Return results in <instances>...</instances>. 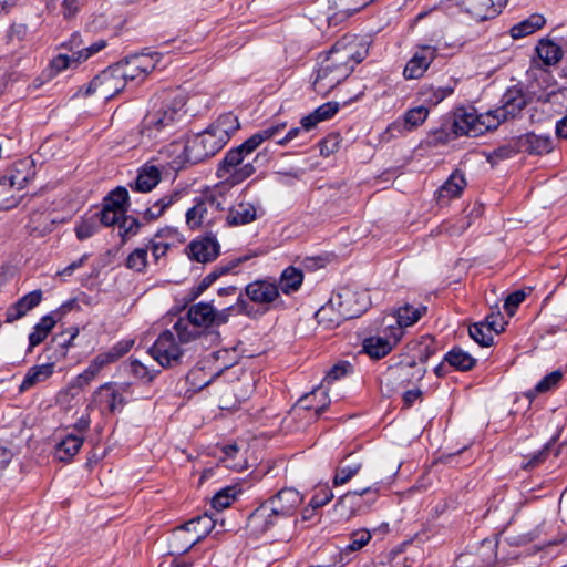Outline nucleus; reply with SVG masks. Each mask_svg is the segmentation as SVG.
Masks as SVG:
<instances>
[{"label":"nucleus","instance_id":"nucleus-42","mask_svg":"<svg viewBox=\"0 0 567 567\" xmlns=\"http://www.w3.org/2000/svg\"><path fill=\"white\" fill-rule=\"evenodd\" d=\"M179 198V193H171L158 200H156L151 207L144 212V218L147 220H154L161 217L164 212L172 206Z\"/></svg>","mask_w":567,"mask_h":567},{"label":"nucleus","instance_id":"nucleus-30","mask_svg":"<svg viewBox=\"0 0 567 567\" xmlns=\"http://www.w3.org/2000/svg\"><path fill=\"white\" fill-rule=\"evenodd\" d=\"M161 181V172L154 165H144L137 174L134 189L143 193L151 192Z\"/></svg>","mask_w":567,"mask_h":567},{"label":"nucleus","instance_id":"nucleus-61","mask_svg":"<svg viewBox=\"0 0 567 567\" xmlns=\"http://www.w3.org/2000/svg\"><path fill=\"white\" fill-rule=\"evenodd\" d=\"M99 373L100 371L92 363H90L89 367L78 375L75 380L76 385L80 388L87 385L96 378Z\"/></svg>","mask_w":567,"mask_h":567},{"label":"nucleus","instance_id":"nucleus-33","mask_svg":"<svg viewBox=\"0 0 567 567\" xmlns=\"http://www.w3.org/2000/svg\"><path fill=\"white\" fill-rule=\"evenodd\" d=\"M536 52L545 65H555L563 58L561 48L549 39H542L536 47Z\"/></svg>","mask_w":567,"mask_h":567},{"label":"nucleus","instance_id":"nucleus-62","mask_svg":"<svg viewBox=\"0 0 567 567\" xmlns=\"http://www.w3.org/2000/svg\"><path fill=\"white\" fill-rule=\"evenodd\" d=\"M224 309H229V317L233 316V315H239V313H245V315H249L250 313V306L243 298L241 295L237 296L236 302L234 305L225 307Z\"/></svg>","mask_w":567,"mask_h":567},{"label":"nucleus","instance_id":"nucleus-41","mask_svg":"<svg viewBox=\"0 0 567 567\" xmlns=\"http://www.w3.org/2000/svg\"><path fill=\"white\" fill-rule=\"evenodd\" d=\"M561 379H563V372L559 370H555V371L550 372L549 374H547L546 377H544L535 385V388L533 390H529L526 393V396L529 400H534L536 395H538L540 393H546V392L555 389L558 385V383L561 381Z\"/></svg>","mask_w":567,"mask_h":567},{"label":"nucleus","instance_id":"nucleus-31","mask_svg":"<svg viewBox=\"0 0 567 567\" xmlns=\"http://www.w3.org/2000/svg\"><path fill=\"white\" fill-rule=\"evenodd\" d=\"M466 186V181L463 174L454 172L449 179L439 188L437 195L440 200H450L458 197Z\"/></svg>","mask_w":567,"mask_h":567},{"label":"nucleus","instance_id":"nucleus-59","mask_svg":"<svg viewBox=\"0 0 567 567\" xmlns=\"http://www.w3.org/2000/svg\"><path fill=\"white\" fill-rule=\"evenodd\" d=\"M332 498V492L328 487H323L312 496L309 506L316 509L327 505Z\"/></svg>","mask_w":567,"mask_h":567},{"label":"nucleus","instance_id":"nucleus-17","mask_svg":"<svg viewBox=\"0 0 567 567\" xmlns=\"http://www.w3.org/2000/svg\"><path fill=\"white\" fill-rule=\"evenodd\" d=\"M251 302L269 307L280 298L279 286L269 280H255L245 288Z\"/></svg>","mask_w":567,"mask_h":567},{"label":"nucleus","instance_id":"nucleus-16","mask_svg":"<svg viewBox=\"0 0 567 567\" xmlns=\"http://www.w3.org/2000/svg\"><path fill=\"white\" fill-rule=\"evenodd\" d=\"M495 543L488 539L482 542L477 553L460 555L454 567H491L496 560Z\"/></svg>","mask_w":567,"mask_h":567},{"label":"nucleus","instance_id":"nucleus-23","mask_svg":"<svg viewBox=\"0 0 567 567\" xmlns=\"http://www.w3.org/2000/svg\"><path fill=\"white\" fill-rule=\"evenodd\" d=\"M257 219V208L252 203L238 202L229 207L226 223L228 226H243Z\"/></svg>","mask_w":567,"mask_h":567},{"label":"nucleus","instance_id":"nucleus-34","mask_svg":"<svg viewBox=\"0 0 567 567\" xmlns=\"http://www.w3.org/2000/svg\"><path fill=\"white\" fill-rule=\"evenodd\" d=\"M175 233L176 231L173 228H165L158 230L155 234L154 238L150 240L146 248L147 251H152V256L155 261H158L162 257L166 255L167 250L171 247V243H167L164 239L174 236Z\"/></svg>","mask_w":567,"mask_h":567},{"label":"nucleus","instance_id":"nucleus-53","mask_svg":"<svg viewBox=\"0 0 567 567\" xmlns=\"http://www.w3.org/2000/svg\"><path fill=\"white\" fill-rule=\"evenodd\" d=\"M106 47V42L104 40H99L94 42L93 44L83 48V50L75 51L73 53V59L76 61V63H81L85 60H87L93 54L100 52L102 49Z\"/></svg>","mask_w":567,"mask_h":567},{"label":"nucleus","instance_id":"nucleus-24","mask_svg":"<svg viewBox=\"0 0 567 567\" xmlns=\"http://www.w3.org/2000/svg\"><path fill=\"white\" fill-rule=\"evenodd\" d=\"M35 172L31 162L28 159L16 163L9 176L2 178L10 183L13 192L23 189L30 181L34 178Z\"/></svg>","mask_w":567,"mask_h":567},{"label":"nucleus","instance_id":"nucleus-5","mask_svg":"<svg viewBox=\"0 0 567 567\" xmlns=\"http://www.w3.org/2000/svg\"><path fill=\"white\" fill-rule=\"evenodd\" d=\"M239 126V121L233 113L220 115L205 131L187 138L184 147L185 159L196 164L214 156L228 143Z\"/></svg>","mask_w":567,"mask_h":567},{"label":"nucleus","instance_id":"nucleus-14","mask_svg":"<svg viewBox=\"0 0 567 567\" xmlns=\"http://www.w3.org/2000/svg\"><path fill=\"white\" fill-rule=\"evenodd\" d=\"M187 316L195 327L220 326L229 320V309L216 310L210 302H198L188 309Z\"/></svg>","mask_w":567,"mask_h":567},{"label":"nucleus","instance_id":"nucleus-50","mask_svg":"<svg viewBox=\"0 0 567 567\" xmlns=\"http://www.w3.org/2000/svg\"><path fill=\"white\" fill-rule=\"evenodd\" d=\"M207 214V206L205 202H198L195 206L186 212V223L189 227L194 228L204 221Z\"/></svg>","mask_w":567,"mask_h":567},{"label":"nucleus","instance_id":"nucleus-38","mask_svg":"<svg viewBox=\"0 0 567 567\" xmlns=\"http://www.w3.org/2000/svg\"><path fill=\"white\" fill-rule=\"evenodd\" d=\"M303 281V272L295 267L286 268L280 276V289L289 295L297 291Z\"/></svg>","mask_w":567,"mask_h":567},{"label":"nucleus","instance_id":"nucleus-27","mask_svg":"<svg viewBox=\"0 0 567 567\" xmlns=\"http://www.w3.org/2000/svg\"><path fill=\"white\" fill-rule=\"evenodd\" d=\"M84 439L79 434L66 435L55 447L54 457L60 462L68 463L80 451Z\"/></svg>","mask_w":567,"mask_h":567},{"label":"nucleus","instance_id":"nucleus-18","mask_svg":"<svg viewBox=\"0 0 567 567\" xmlns=\"http://www.w3.org/2000/svg\"><path fill=\"white\" fill-rule=\"evenodd\" d=\"M515 147L518 152L544 155L551 152L553 141L549 136L526 133L516 138Z\"/></svg>","mask_w":567,"mask_h":567},{"label":"nucleus","instance_id":"nucleus-63","mask_svg":"<svg viewBox=\"0 0 567 567\" xmlns=\"http://www.w3.org/2000/svg\"><path fill=\"white\" fill-rule=\"evenodd\" d=\"M120 228L123 230V235H135L138 230L140 224L138 221L133 217H127L125 214L123 215V218L118 223Z\"/></svg>","mask_w":567,"mask_h":567},{"label":"nucleus","instance_id":"nucleus-13","mask_svg":"<svg viewBox=\"0 0 567 567\" xmlns=\"http://www.w3.org/2000/svg\"><path fill=\"white\" fill-rule=\"evenodd\" d=\"M527 100L522 89L513 86L508 89L502 97V105L495 110L488 111V114L496 121L495 128L502 122L516 117L526 106Z\"/></svg>","mask_w":567,"mask_h":567},{"label":"nucleus","instance_id":"nucleus-12","mask_svg":"<svg viewBox=\"0 0 567 567\" xmlns=\"http://www.w3.org/2000/svg\"><path fill=\"white\" fill-rule=\"evenodd\" d=\"M130 389V383L107 382L94 392V398L99 403L103 404L110 413H114L121 411L127 403Z\"/></svg>","mask_w":567,"mask_h":567},{"label":"nucleus","instance_id":"nucleus-1","mask_svg":"<svg viewBox=\"0 0 567 567\" xmlns=\"http://www.w3.org/2000/svg\"><path fill=\"white\" fill-rule=\"evenodd\" d=\"M368 55L367 44L355 35H344L333 47L319 56L313 89L320 94H328L344 81L355 65Z\"/></svg>","mask_w":567,"mask_h":567},{"label":"nucleus","instance_id":"nucleus-51","mask_svg":"<svg viewBox=\"0 0 567 567\" xmlns=\"http://www.w3.org/2000/svg\"><path fill=\"white\" fill-rule=\"evenodd\" d=\"M125 212L126 209H116L104 206L103 209L97 214V216L102 225L113 226L121 221Z\"/></svg>","mask_w":567,"mask_h":567},{"label":"nucleus","instance_id":"nucleus-25","mask_svg":"<svg viewBox=\"0 0 567 567\" xmlns=\"http://www.w3.org/2000/svg\"><path fill=\"white\" fill-rule=\"evenodd\" d=\"M400 337V334L394 333L392 340L380 336L367 338L363 341V350L370 358L381 359L391 352Z\"/></svg>","mask_w":567,"mask_h":567},{"label":"nucleus","instance_id":"nucleus-57","mask_svg":"<svg viewBox=\"0 0 567 567\" xmlns=\"http://www.w3.org/2000/svg\"><path fill=\"white\" fill-rule=\"evenodd\" d=\"M352 367L348 362H339L334 364L326 374L323 382L330 383L339 380L347 375L351 371Z\"/></svg>","mask_w":567,"mask_h":567},{"label":"nucleus","instance_id":"nucleus-45","mask_svg":"<svg viewBox=\"0 0 567 567\" xmlns=\"http://www.w3.org/2000/svg\"><path fill=\"white\" fill-rule=\"evenodd\" d=\"M20 196L12 190L10 183L0 178V210H7L19 204Z\"/></svg>","mask_w":567,"mask_h":567},{"label":"nucleus","instance_id":"nucleus-10","mask_svg":"<svg viewBox=\"0 0 567 567\" xmlns=\"http://www.w3.org/2000/svg\"><path fill=\"white\" fill-rule=\"evenodd\" d=\"M331 299L332 306H337L346 320L359 317L369 307L367 292L352 287L340 288L332 295Z\"/></svg>","mask_w":567,"mask_h":567},{"label":"nucleus","instance_id":"nucleus-52","mask_svg":"<svg viewBox=\"0 0 567 567\" xmlns=\"http://www.w3.org/2000/svg\"><path fill=\"white\" fill-rule=\"evenodd\" d=\"M127 199H128L127 190L123 187H117L115 190L110 193V195L105 199L104 206L116 208V209H125Z\"/></svg>","mask_w":567,"mask_h":567},{"label":"nucleus","instance_id":"nucleus-56","mask_svg":"<svg viewBox=\"0 0 567 567\" xmlns=\"http://www.w3.org/2000/svg\"><path fill=\"white\" fill-rule=\"evenodd\" d=\"M130 371L134 377H136L145 382H151L155 378V373L152 372L146 365H144L138 360L131 361Z\"/></svg>","mask_w":567,"mask_h":567},{"label":"nucleus","instance_id":"nucleus-15","mask_svg":"<svg viewBox=\"0 0 567 567\" xmlns=\"http://www.w3.org/2000/svg\"><path fill=\"white\" fill-rule=\"evenodd\" d=\"M437 50L433 45H420L405 64L403 76L405 80L421 79L436 58Z\"/></svg>","mask_w":567,"mask_h":567},{"label":"nucleus","instance_id":"nucleus-19","mask_svg":"<svg viewBox=\"0 0 567 567\" xmlns=\"http://www.w3.org/2000/svg\"><path fill=\"white\" fill-rule=\"evenodd\" d=\"M189 256L198 262H210L215 260L220 251V246L214 236H206L193 240L189 246Z\"/></svg>","mask_w":567,"mask_h":567},{"label":"nucleus","instance_id":"nucleus-3","mask_svg":"<svg viewBox=\"0 0 567 567\" xmlns=\"http://www.w3.org/2000/svg\"><path fill=\"white\" fill-rule=\"evenodd\" d=\"M186 97L182 93H166L153 101L142 122L141 133L148 140L163 141L186 120Z\"/></svg>","mask_w":567,"mask_h":567},{"label":"nucleus","instance_id":"nucleus-29","mask_svg":"<svg viewBox=\"0 0 567 567\" xmlns=\"http://www.w3.org/2000/svg\"><path fill=\"white\" fill-rule=\"evenodd\" d=\"M545 23L546 19L542 14L533 13L528 18L514 24L509 33L513 39H522L542 29Z\"/></svg>","mask_w":567,"mask_h":567},{"label":"nucleus","instance_id":"nucleus-7","mask_svg":"<svg viewBox=\"0 0 567 567\" xmlns=\"http://www.w3.org/2000/svg\"><path fill=\"white\" fill-rule=\"evenodd\" d=\"M495 123L488 112L477 114L473 107H457L453 113L452 131L458 136L476 137L495 130Z\"/></svg>","mask_w":567,"mask_h":567},{"label":"nucleus","instance_id":"nucleus-26","mask_svg":"<svg viewBox=\"0 0 567 567\" xmlns=\"http://www.w3.org/2000/svg\"><path fill=\"white\" fill-rule=\"evenodd\" d=\"M460 6L477 20L494 18L499 13L493 0H458Z\"/></svg>","mask_w":567,"mask_h":567},{"label":"nucleus","instance_id":"nucleus-40","mask_svg":"<svg viewBox=\"0 0 567 567\" xmlns=\"http://www.w3.org/2000/svg\"><path fill=\"white\" fill-rule=\"evenodd\" d=\"M316 318L319 323L324 324L328 328L339 326L346 319L342 317L337 306H332V299L322 306L316 313Z\"/></svg>","mask_w":567,"mask_h":567},{"label":"nucleus","instance_id":"nucleus-54","mask_svg":"<svg viewBox=\"0 0 567 567\" xmlns=\"http://www.w3.org/2000/svg\"><path fill=\"white\" fill-rule=\"evenodd\" d=\"M526 292L523 290H516L509 293L504 302V309L508 316H514L518 306L525 300Z\"/></svg>","mask_w":567,"mask_h":567},{"label":"nucleus","instance_id":"nucleus-6","mask_svg":"<svg viewBox=\"0 0 567 567\" xmlns=\"http://www.w3.org/2000/svg\"><path fill=\"white\" fill-rule=\"evenodd\" d=\"M215 526V520L212 516L205 514L197 516L177 527L171 538V554L181 555L188 551L192 547L198 544L207 534L212 532Z\"/></svg>","mask_w":567,"mask_h":567},{"label":"nucleus","instance_id":"nucleus-60","mask_svg":"<svg viewBox=\"0 0 567 567\" xmlns=\"http://www.w3.org/2000/svg\"><path fill=\"white\" fill-rule=\"evenodd\" d=\"M485 324L488 327V329L493 330L496 333H499L504 330V318L499 311L492 312L488 315L485 319Z\"/></svg>","mask_w":567,"mask_h":567},{"label":"nucleus","instance_id":"nucleus-48","mask_svg":"<svg viewBox=\"0 0 567 567\" xmlns=\"http://www.w3.org/2000/svg\"><path fill=\"white\" fill-rule=\"evenodd\" d=\"M371 539V534L367 529H359L350 535V542L343 548L346 553H353L364 547Z\"/></svg>","mask_w":567,"mask_h":567},{"label":"nucleus","instance_id":"nucleus-11","mask_svg":"<svg viewBox=\"0 0 567 567\" xmlns=\"http://www.w3.org/2000/svg\"><path fill=\"white\" fill-rule=\"evenodd\" d=\"M125 87L124 80L114 65L97 74L85 90V95L96 94L100 99L109 101Z\"/></svg>","mask_w":567,"mask_h":567},{"label":"nucleus","instance_id":"nucleus-58","mask_svg":"<svg viewBox=\"0 0 567 567\" xmlns=\"http://www.w3.org/2000/svg\"><path fill=\"white\" fill-rule=\"evenodd\" d=\"M97 231V226L95 220H83L75 227L76 237L80 240L87 239L92 237Z\"/></svg>","mask_w":567,"mask_h":567},{"label":"nucleus","instance_id":"nucleus-9","mask_svg":"<svg viewBox=\"0 0 567 567\" xmlns=\"http://www.w3.org/2000/svg\"><path fill=\"white\" fill-rule=\"evenodd\" d=\"M148 352L161 367L171 368L181 363L184 350L176 340L175 333L172 330H165L157 337Z\"/></svg>","mask_w":567,"mask_h":567},{"label":"nucleus","instance_id":"nucleus-37","mask_svg":"<svg viewBox=\"0 0 567 567\" xmlns=\"http://www.w3.org/2000/svg\"><path fill=\"white\" fill-rule=\"evenodd\" d=\"M482 208L480 206L473 207L468 216L462 217L456 221H445L441 225V231L446 233L450 236H458L463 234L472 224L473 217H478L481 215Z\"/></svg>","mask_w":567,"mask_h":567},{"label":"nucleus","instance_id":"nucleus-2","mask_svg":"<svg viewBox=\"0 0 567 567\" xmlns=\"http://www.w3.org/2000/svg\"><path fill=\"white\" fill-rule=\"evenodd\" d=\"M285 128V122L267 125L239 146L229 150L217 168V176L231 185L240 184L252 176L256 167L250 162L243 164L246 156L255 152L264 142L279 137Z\"/></svg>","mask_w":567,"mask_h":567},{"label":"nucleus","instance_id":"nucleus-20","mask_svg":"<svg viewBox=\"0 0 567 567\" xmlns=\"http://www.w3.org/2000/svg\"><path fill=\"white\" fill-rule=\"evenodd\" d=\"M429 115V110L425 106H417L406 111L401 120H398L389 125L388 132L402 134L404 131L410 132L420 126Z\"/></svg>","mask_w":567,"mask_h":567},{"label":"nucleus","instance_id":"nucleus-8","mask_svg":"<svg viewBox=\"0 0 567 567\" xmlns=\"http://www.w3.org/2000/svg\"><path fill=\"white\" fill-rule=\"evenodd\" d=\"M161 56L158 52H141L115 63L114 66L126 85L128 82H142L156 68Z\"/></svg>","mask_w":567,"mask_h":567},{"label":"nucleus","instance_id":"nucleus-39","mask_svg":"<svg viewBox=\"0 0 567 567\" xmlns=\"http://www.w3.org/2000/svg\"><path fill=\"white\" fill-rule=\"evenodd\" d=\"M444 360L450 365L462 371L471 370L476 363V359H474L471 354H468L461 348H453L452 350H450L445 354Z\"/></svg>","mask_w":567,"mask_h":567},{"label":"nucleus","instance_id":"nucleus-44","mask_svg":"<svg viewBox=\"0 0 567 567\" xmlns=\"http://www.w3.org/2000/svg\"><path fill=\"white\" fill-rule=\"evenodd\" d=\"M361 468L362 462L360 461H352L350 464L338 466L333 476V485L339 486L348 483Z\"/></svg>","mask_w":567,"mask_h":567},{"label":"nucleus","instance_id":"nucleus-49","mask_svg":"<svg viewBox=\"0 0 567 567\" xmlns=\"http://www.w3.org/2000/svg\"><path fill=\"white\" fill-rule=\"evenodd\" d=\"M236 498V489L235 487H226L215 494L212 498V506L221 511L227 508Z\"/></svg>","mask_w":567,"mask_h":567},{"label":"nucleus","instance_id":"nucleus-64","mask_svg":"<svg viewBox=\"0 0 567 567\" xmlns=\"http://www.w3.org/2000/svg\"><path fill=\"white\" fill-rule=\"evenodd\" d=\"M115 362L114 358L110 353V351L102 352L97 354L91 363L101 372L104 367L107 364Z\"/></svg>","mask_w":567,"mask_h":567},{"label":"nucleus","instance_id":"nucleus-55","mask_svg":"<svg viewBox=\"0 0 567 567\" xmlns=\"http://www.w3.org/2000/svg\"><path fill=\"white\" fill-rule=\"evenodd\" d=\"M72 63H76L73 59V54H59L56 55L50 63V73L51 75H55L64 70H66Z\"/></svg>","mask_w":567,"mask_h":567},{"label":"nucleus","instance_id":"nucleus-21","mask_svg":"<svg viewBox=\"0 0 567 567\" xmlns=\"http://www.w3.org/2000/svg\"><path fill=\"white\" fill-rule=\"evenodd\" d=\"M42 300V291L33 290L13 305H11L6 311V322L12 323L21 318H23L30 310L35 308Z\"/></svg>","mask_w":567,"mask_h":567},{"label":"nucleus","instance_id":"nucleus-28","mask_svg":"<svg viewBox=\"0 0 567 567\" xmlns=\"http://www.w3.org/2000/svg\"><path fill=\"white\" fill-rule=\"evenodd\" d=\"M338 102H327L317 107L312 113L302 117L301 125L306 131L313 128L319 122L331 118L339 111Z\"/></svg>","mask_w":567,"mask_h":567},{"label":"nucleus","instance_id":"nucleus-46","mask_svg":"<svg viewBox=\"0 0 567 567\" xmlns=\"http://www.w3.org/2000/svg\"><path fill=\"white\" fill-rule=\"evenodd\" d=\"M190 322L185 319H178L173 326V332L175 337L178 338V342L183 346L194 340L197 336V330L195 328H190Z\"/></svg>","mask_w":567,"mask_h":567},{"label":"nucleus","instance_id":"nucleus-36","mask_svg":"<svg viewBox=\"0 0 567 567\" xmlns=\"http://www.w3.org/2000/svg\"><path fill=\"white\" fill-rule=\"evenodd\" d=\"M55 323L56 319L53 315H47L42 317L40 321L34 326L33 331L29 334L30 347L34 348L43 342Z\"/></svg>","mask_w":567,"mask_h":567},{"label":"nucleus","instance_id":"nucleus-35","mask_svg":"<svg viewBox=\"0 0 567 567\" xmlns=\"http://www.w3.org/2000/svg\"><path fill=\"white\" fill-rule=\"evenodd\" d=\"M426 309L427 308L425 306L421 305L419 307H413L410 305L400 307L396 310V323L400 326V328L396 329L399 334H402V327H410L419 321L420 318L426 312Z\"/></svg>","mask_w":567,"mask_h":567},{"label":"nucleus","instance_id":"nucleus-43","mask_svg":"<svg viewBox=\"0 0 567 567\" xmlns=\"http://www.w3.org/2000/svg\"><path fill=\"white\" fill-rule=\"evenodd\" d=\"M493 330L488 329L485 322H477L468 327L471 338L482 347H489L493 344Z\"/></svg>","mask_w":567,"mask_h":567},{"label":"nucleus","instance_id":"nucleus-4","mask_svg":"<svg viewBox=\"0 0 567 567\" xmlns=\"http://www.w3.org/2000/svg\"><path fill=\"white\" fill-rule=\"evenodd\" d=\"M302 502L303 496L299 491L285 487L267 498L249 515L246 528L251 535L258 537L281 520L292 517Z\"/></svg>","mask_w":567,"mask_h":567},{"label":"nucleus","instance_id":"nucleus-32","mask_svg":"<svg viewBox=\"0 0 567 567\" xmlns=\"http://www.w3.org/2000/svg\"><path fill=\"white\" fill-rule=\"evenodd\" d=\"M54 371V363H44L30 368L20 385L21 391H25L37 383L49 379Z\"/></svg>","mask_w":567,"mask_h":567},{"label":"nucleus","instance_id":"nucleus-22","mask_svg":"<svg viewBox=\"0 0 567 567\" xmlns=\"http://www.w3.org/2000/svg\"><path fill=\"white\" fill-rule=\"evenodd\" d=\"M330 404L328 390L321 385L313 389L310 393L299 399L296 409L305 411H313L318 417Z\"/></svg>","mask_w":567,"mask_h":567},{"label":"nucleus","instance_id":"nucleus-47","mask_svg":"<svg viewBox=\"0 0 567 567\" xmlns=\"http://www.w3.org/2000/svg\"><path fill=\"white\" fill-rule=\"evenodd\" d=\"M147 248H136L126 259L127 268L137 272L144 271L147 266Z\"/></svg>","mask_w":567,"mask_h":567}]
</instances>
